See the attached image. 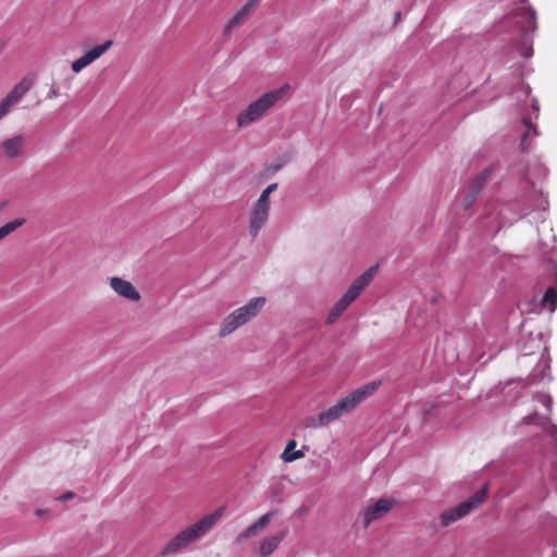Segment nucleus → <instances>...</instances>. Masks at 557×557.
<instances>
[{"instance_id": "1", "label": "nucleus", "mask_w": 557, "mask_h": 557, "mask_svg": "<svg viewBox=\"0 0 557 557\" xmlns=\"http://www.w3.org/2000/svg\"><path fill=\"white\" fill-rule=\"evenodd\" d=\"M380 385L381 381H373L357 388L346 397L337 400L334 406L320 412L315 417L308 418L305 422L306 428H322L338 420L344 414L351 412L361 401L370 397Z\"/></svg>"}, {"instance_id": "2", "label": "nucleus", "mask_w": 557, "mask_h": 557, "mask_svg": "<svg viewBox=\"0 0 557 557\" xmlns=\"http://www.w3.org/2000/svg\"><path fill=\"white\" fill-rule=\"evenodd\" d=\"M224 511L223 507L215 509L213 512L206 515L197 522L190 524L183 531L178 532L162 549L161 555H174L181 549L186 548L189 544L199 541L207 535L211 529L220 520Z\"/></svg>"}, {"instance_id": "3", "label": "nucleus", "mask_w": 557, "mask_h": 557, "mask_svg": "<svg viewBox=\"0 0 557 557\" xmlns=\"http://www.w3.org/2000/svg\"><path fill=\"white\" fill-rule=\"evenodd\" d=\"M523 7L519 8L515 14L516 24L521 33V41L516 45L519 54L525 59L533 54L532 39L530 34L533 33L536 25V12L528 3V0H521Z\"/></svg>"}, {"instance_id": "4", "label": "nucleus", "mask_w": 557, "mask_h": 557, "mask_svg": "<svg viewBox=\"0 0 557 557\" xmlns=\"http://www.w3.org/2000/svg\"><path fill=\"white\" fill-rule=\"evenodd\" d=\"M285 87L265 92L260 98L251 102L247 109L237 116L239 127L247 126L252 122L260 120L264 113L273 107L284 95Z\"/></svg>"}, {"instance_id": "5", "label": "nucleus", "mask_w": 557, "mask_h": 557, "mask_svg": "<svg viewBox=\"0 0 557 557\" xmlns=\"http://www.w3.org/2000/svg\"><path fill=\"white\" fill-rule=\"evenodd\" d=\"M264 304V297H255L250 299L245 306L234 310L224 319L220 329V335L226 336L255 318L261 311Z\"/></svg>"}, {"instance_id": "6", "label": "nucleus", "mask_w": 557, "mask_h": 557, "mask_svg": "<svg viewBox=\"0 0 557 557\" xmlns=\"http://www.w3.org/2000/svg\"><path fill=\"white\" fill-rule=\"evenodd\" d=\"M487 495V486H483L476 493H474L467 500L460 503L454 508H450L444 511L441 515V524L443 527H448L449 524L460 520L465 516L469 515L473 509H475L479 505H481Z\"/></svg>"}, {"instance_id": "7", "label": "nucleus", "mask_w": 557, "mask_h": 557, "mask_svg": "<svg viewBox=\"0 0 557 557\" xmlns=\"http://www.w3.org/2000/svg\"><path fill=\"white\" fill-rule=\"evenodd\" d=\"M377 270V265L369 268L366 272H363L359 277H357L352 284L349 286L347 292L343 295L341 299L336 301L333 306V310H335L339 315L348 308V306L357 299V297L361 294V292L370 284L373 280Z\"/></svg>"}, {"instance_id": "8", "label": "nucleus", "mask_w": 557, "mask_h": 557, "mask_svg": "<svg viewBox=\"0 0 557 557\" xmlns=\"http://www.w3.org/2000/svg\"><path fill=\"white\" fill-rule=\"evenodd\" d=\"M497 171V165L491 164L485 168L480 174H478L469 184V186L463 189L460 194V202L465 210L471 208V206L475 202L476 197L483 189L487 180L492 176L493 173Z\"/></svg>"}, {"instance_id": "9", "label": "nucleus", "mask_w": 557, "mask_h": 557, "mask_svg": "<svg viewBox=\"0 0 557 557\" xmlns=\"http://www.w3.org/2000/svg\"><path fill=\"white\" fill-rule=\"evenodd\" d=\"M393 498H381L369 506L363 512V528L367 529L374 520L384 517L395 505Z\"/></svg>"}, {"instance_id": "10", "label": "nucleus", "mask_w": 557, "mask_h": 557, "mask_svg": "<svg viewBox=\"0 0 557 557\" xmlns=\"http://www.w3.org/2000/svg\"><path fill=\"white\" fill-rule=\"evenodd\" d=\"M112 44V40H107L103 44L95 46L94 48L88 50L85 54H83L81 58H78L72 63L73 72H81L87 65H89L95 60L100 58L103 53H106L111 48Z\"/></svg>"}, {"instance_id": "11", "label": "nucleus", "mask_w": 557, "mask_h": 557, "mask_svg": "<svg viewBox=\"0 0 557 557\" xmlns=\"http://www.w3.org/2000/svg\"><path fill=\"white\" fill-rule=\"evenodd\" d=\"M33 84L34 78L27 76L24 77L0 102V107L4 108V110L9 113L10 109L23 98V96L30 89Z\"/></svg>"}, {"instance_id": "12", "label": "nucleus", "mask_w": 557, "mask_h": 557, "mask_svg": "<svg viewBox=\"0 0 557 557\" xmlns=\"http://www.w3.org/2000/svg\"><path fill=\"white\" fill-rule=\"evenodd\" d=\"M270 206L257 203L255 205L249 225V234L256 238L269 218Z\"/></svg>"}, {"instance_id": "13", "label": "nucleus", "mask_w": 557, "mask_h": 557, "mask_svg": "<svg viewBox=\"0 0 557 557\" xmlns=\"http://www.w3.org/2000/svg\"><path fill=\"white\" fill-rule=\"evenodd\" d=\"M25 137L15 135L2 141L1 149L8 159H16L24 154Z\"/></svg>"}, {"instance_id": "14", "label": "nucleus", "mask_w": 557, "mask_h": 557, "mask_svg": "<svg viewBox=\"0 0 557 557\" xmlns=\"http://www.w3.org/2000/svg\"><path fill=\"white\" fill-rule=\"evenodd\" d=\"M111 288L120 296L133 300L138 301L140 299V294L136 290L133 284L128 281H125L121 277H112L110 280Z\"/></svg>"}, {"instance_id": "15", "label": "nucleus", "mask_w": 557, "mask_h": 557, "mask_svg": "<svg viewBox=\"0 0 557 557\" xmlns=\"http://www.w3.org/2000/svg\"><path fill=\"white\" fill-rule=\"evenodd\" d=\"M284 536L285 532L282 531L278 534L264 537L260 543V554L262 556H269L270 554H272L277 548L280 543L283 541Z\"/></svg>"}, {"instance_id": "16", "label": "nucleus", "mask_w": 557, "mask_h": 557, "mask_svg": "<svg viewBox=\"0 0 557 557\" xmlns=\"http://www.w3.org/2000/svg\"><path fill=\"white\" fill-rule=\"evenodd\" d=\"M296 447V441L295 440H290L284 451L282 453V456L281 458L285 461V462H293L297 459H300L305 456L304 451L302 450H294Z\"/></svg>"}, {"instance_id": "17", "label": "nucleus", "mask_w": 557, "mask_h": 557, "mask_svg": "<svg viewBox=\"0 0 557 557\" xmlns=\"http://www.w3.org/2000/svg\"><path fill=\"white\" fill-rule=\"evenodd\" d=\"M542 305L547 306L550 312L555 311L557 306V286H549L542 298Z\"/></svg>"}, {"instance_id": "18", "label": "nucleus", "mask_w": 557, "mask_h": 557, "mask_svg": "<svg viewBox=\"0 0 557 557\" xmlns=\"http://www.w3.org/2000/svg\"><path fill=\"white\" fill-rule=\"evenodd\" d=\"M522 124L524 126V133L522 135V138H521V141H520V147L523 151H527L529 149V143H528V137L530 136V134L532 133L534 136L537 135V129L536 127L530 122V120L528 117H523L522 119Z\"/></svg>"}, {"instance_id": "19", "label": "nucleus", "mask_w": 557, "mask_h": 557, "mask_svg": "<svg viewBox=\"0 0 557 557\" xmlns=\"http://www.w3.org/2000/svg\"><path fill=\"white\" fill-rule=\"evenodd\" d=\"M26 222L25 219L20 218L15 219L13 221L8 222L3 226L0 227V240L16 231L18 227H21Z\"/></svg>"}, {"instance_id": "20", "label": "nucleus", "mask_w": 557, "mask_h": 557, "mask_svg": "<svg viewBox=\"0 0 557 557\" xmlns=\"http://www.w3.org/2000/svg\"><path fill=\"white\" fill-rule=\"evenodd\" d=\"M246 21L240 17L237 13L232 16L224 26L223 36H228L234 29L238 28Z\"/></svg>"}, {"instance_id": "21", "label": "nucleus", "mask_w": 557, "mask_h": 557, "mask_svg": "<svg viewBox=\"0 0 557 557\" xmlns=\"http://www.w3.org/2000/svg\"><path fill=\"white\" fill-rule=\"evenodd\" d=\"M522 421L524 424L544 425L549 421V419L548 417H543L540 413L534 412L529 416H525Z\"/></svg>"}, {"instance_id": "22", "label": "nucleus", "mask_w": 557, "mask_h": 557, "mask_svg": "<svg viewBox=\"0 0 557 557\" xmlns=\"http://www.w3.org/2000/svg\"><path fill=\"white\" fill-rule=\"evenodd\" d=\"M259 532L258 528L256 527V524H251L249 525L248 528H246L243 532H240L236 539H235V543L236 544H240L243 543L244 541H246L247 539L251 537V536H255L257 535V533Z\"/></svg>"}, {"instance_id": "23", "label": "nucleus", "mask_w": 557, "mask_h": 557, "mask_svg": "<svg viewBox=\"0 0 557 557\" xmlns=\"http://www.w3.org/2000/svg\"><path fill=\"white\" fill-rule=\"evenodd\" d=\"M549 370V364L547 362H545L540 372H533L531 373L529 376H528V381L530 384H535V383H539L541 382L542 380H544L546 377V371Z\"/></svg>"}, {"instance_id": "24", "label": "nucleus", "mask_w": 557, "mask_h": 557, "mask_svg": "<svg viewBox=\"0 0 557 557\" xmlns=\"http://www.w3.org/2000/svg\"><path fill=\"white\" fill-rule=\"evenodd\" d=\"M259 2L260 0H248L236 13L246 21Z\"/></svg>"}, {"instance_id": "25", "label": "nucleus", "mask_w": 557, "mask_h": 557, "mask_svg": "<svg viewBox=\"0 0 557 557\" xmlns=\"http://www.w3.org/2000/svg\"><path fill=\"white\" fill-rule=\"evenodd\" d=\"M277 188V184H270L260 195L259 199L257 200V203L270 206V194L273 193Z\"/></svg>"}, {"instance_id": "26", "label": "nucleus", "mask_w": 557, "mask_h": 557, "mask_svg": "<svg viewBox=\"0 0 557 557\" xmlns=\"http://www.w3.org/2000/svg\"><path fill=\"white\" fill-rule=\"evenodd\" d=\"M273 515L274 512L270 511L263 515L257 522H255L259 531L265 528L271 522Z\"/></svg>"}, {"instance_id": "27", "label": "nucleus", "mask_w": 557, "mask_h": 557, "mask_svg": "<svg viewBox=\"0 0 557 557\" xmlns=\"http://www.w3.org/2000/svg\"><path fill=\"white\" fill-rule=\"evenodd\" d=\"M341 315L335 311V310H331L327 319H326V323L327 324H333Z\"/></svg>"}, {"instance_id": "28", "label": "nucleus", "mask_w": 557, "mask_h": 557, "mask_svg": "<svg viewBox=\"0 0 557 557\" xmlns=\"http://www.w3.org/2000/svg\"><path fill=\"white\" fill-rule=\"evenodd\" d=\"M543 405L547 408V410H552V397L549 395H544L542 399Z\"/></svg>"}, {"instance_id": "29", "label": "nucleus", "mask_w": 557, "mask_h": 557, "mask_svg": "<svg viewBox=\"0 0 557 557\" xmlns=\"http://www.w3.org/2000/svg\"><path fill=\"white\" fill-rule=\"evenodd\" d=\"M59 96V91L58 89L53 86L50 91L48 92L47 95V98L49 99H53V98H57Z\"/></svg>"}, {"instance_id": "30", "label": "nucleus", "mask_w": 557, "mask_h": 557, "mask_svg": "<svg viewBox=\"0 0 557 557\" xmlns=\"http://www.w3.org/2000/svg\"><path fill=\"white\" fill-rule=\"evenodd\" d=\"M73 496H74V494L72 492H67V493L61 495L59 497V499L64 502V500L71 499Z\"/></svg>"}, {"instance_id": "31", "label": "nucleus", "mask_w": 557, "mask_h": 557, "mask_svg": "<svg viewBox=\"0 0 557 557\" xmlns=\"http://www.w3.org/2000/svg\"><path fill=\"white\" fill-rule=\"evenodd\" d=\"M532 107H533V109H534L535 113H539L540 106H539V102H537V100H536V99H533V101H532ZM535 119H537V114H535Z\"/></svg>"}, {"instance_id": "32", "label": "nucleus", "mask_w": 557, "mask_h": 557, "mask_svg": "<svg viewBox=\"0 0 557 557\" xmlns=\"http://www.w3.org/2000/svg\"><path fill=\"white\" fill-rule=\"evenodd\" d=\"M7 114H8V112L4 110V108H1V107H0V120H1L4 115H7Z\"/></svg>"}, {"instance_id": "33", "label": "nucleus", "mask_w": 557, "mask_h": 557, "mask_svg": "<svg viewBox=\"0 0 557 557\" xmlns=\"http://www.w3.org/2000/svg\"><path fill=\"white\" fill-rule=\"evenodd\" d=\"M400 18V12L396 13L395 20L398 21Z\"/></svg>"}]
</instances>
